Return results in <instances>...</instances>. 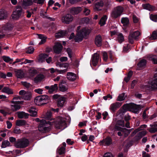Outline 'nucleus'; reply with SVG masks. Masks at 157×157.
Returning <instances> with one entry per match:
<instances>
[{"label": "nucleus", "instance_id": "nucleus-1", "mask_svg": "<svg viewBox=\"0 0 157 157\" xmlns=\"http://www.w3.org/2000/svg\"><path fill=\"white\" fill-rule=\"evenodd\" d=\"M55 124L56 127L57 129H63L66 127V119L59 117L57 119L56 122L53 121L47 122L45 120L42 119L40 121V124L39 125L38 130L42 133H46L50 131V128L49 127H46L47 124L52 125Z\"/></svg>", "mask_w": 157, "mask_h": 157}, {"label": "nucleus", "instance_id": "nucleus-2", "mask_svg": "<svg viewBox=\"0 0 157 157\" xmlns=\"http://www.w3.org/2000/svg\"><path fill=\"white\" fill-rule=\"evenodd\" d=\"M48 99V97L46 95L38 96L34 99L35 104L38 105H40L45 104L46 101Z\"/></svg>", "mask_w": 157, "mask_h": 157}, {"label": "nucleus", "instance_id": "nucleus-3", "mask_svg": "<svg viewBox=\"0 0 157 157\" xmlns=\"http://www.w3.org/2000/svg\"><path fill=\"white\" fill-rule=\"evenodd\" d=\"M123 8L121 6L115 8L111 13V16L113 18H117L120 16L123 11Z\"/></svg>", "mask_w": 157, "mask_h": 157}, {"label": "nucleus", "instance_id": "nucleus-4", "mask_svg": "<svg viewBox=\"0 0 157 157\" xmlns=\"http://www.w3.org/2000/svg\"><path fill=\"white\" fill-rule=\"evenodd\" d=\"M140 108V105H137L132 103L125 104L123 106L124 109L130 111L132 110L137 112Z\"/></svg>", "mask_w": 157, "mask_h": 157}, {"label": "nucleus", "instance_id": "nucleus-5", "mask_svg": "<svg viewBox=\"0 0 157 157\" xmlns=\"http://www.w3.org/2000/svg\"><path fill=\"white\" fill-rule=\"evenodd\" d=\"M29 144V140L26 139H23L18 140L16 146L17 148H23L28 146Z\"/></svg>", "mask_w": 157, "mask_h": 157}, {"label": "nucleus", "instance_id": "nucleus-6", "mask_svg": "<svg viewBox=\"0 0 157 157\" xmlns=\"http://www.w3.org/2000/svg\"><path fill=\"white\" fill-rule=\"evenodd\" d=\"M74 17L70 14H66L63 15L61 19L62 22L66 24H69L73 20Z\"/></svg>", "mask_w": 157, "mask_h": 157}, {"label": "nucleus", "instance_id": "nucleus-7", "mask_svg": "<svg viewBox=\"0 0 157 157\" xmlns=\"http://www.w3.org/2000/svg\"><path fill=\"white\" fill-rule=\"evenodd\" d=\"M140 33L138 31H136L133 32H130L128 36L129 42L132 44L133 42V39H136L140 35Z\"/></svg>", "mask_w": 157, "mask_h": 157}, {"label": "nucleus", "instance_id": "nucleus-8", "mask_svg": "<svg viewBox=\"0 0 157 157\" xmlns=\"http://www.w3.org/2000/svg\"><path fill=\"white\" fill-rule=\"evenodd\" d=\"M22 103V101H18L16 103H11L12 104L10 105L11 109L13 111H17L21 108L20 105Z\"/></svg>", "mask_w": 157, "mask_h": 157}, {"label": "nucleus", "instance_id": "nucleus-9", "mask_svg": "<svg viewBox=\"0 0 157 157\" xmlns=\"http://www.w3.org/2000/svg\"><path fill=\"white\" fill-rule=\"evenodd\" d=\"M22 11L21 8L18 9L16 11H14L12 15V19L13 20H17L21 17Z\"/></svg>", "mask_w": 157, "mask_h": 157}, {"label": "nucleus", "instance_id": "nucleus-10", "mask_svg": "<svg viewBox=\"0 0 157 157\" xmlns=\"http://www.w3.org/2000/svg\"><path fill=\"white\" fill-rule=\"evenodd\" d=\"M154 78L149 84L151 88L153 90L157 89V71L154 75Z\"/></svg>", "mask_w": 157, "mask_h": 157}, {"label": "nucleus", "instance_id": "nucleus-11", "mask_svg": "<svg viewBox=\"0 0 157 157\" xmlns=\"http://www.w3.org/2000/svg\"><path fill=\"white\" fill-rule=\"evenodd\" d=\"M91 30L87 27H84L79 31L84 37H87L90 33Z\"/></svg>", "mask_w": 157, "mask_h": 157}, {"label": "nucleus", "instance_id": "nucleus-12", "mask_svg": "<svg viewBox=\"0 0 157 157\" xmlns=\"http://www.w3.org/2000/svg\"><path fill=\"white\" fill-rule=\"evenodd\" d=\"M80 27V26H78L77 28V33L75 38V40L76 42H79L83 40V37H84L79 32Z\"/></svg>", "mask_w": 157, "mask_h": 157}, {"label": "nucleus", "instance_id": "nucleus-13", "mask_svg": "<svg viewBox=\"0 0 157 157\" xmlns=\"http://www.w3.org/2000/svg\"><path fill=\"white\" fill-rule=\"evenodd\" d=\"M63 46L61 43H57L56 44L54 47L53 50L54 52L58 54L61 52Z\"/></svg>", "mask_w": 157, "mask_h": 157}, {"label": "nucleus", "instance_id": "nucleus-14", "mask_svg": "<svg viewBox=\"0 0 157 157\" xmlns=\"http://www.w3.org/2000/svg\"><path fill=\"white\" fill-rule=\"evenodd\" d=\"M99 58V55L98 54H94L91 60V63L94 66H96L97 65Z\"/></svg>", "mask_w": 157, "mask_h": 157}, {"label": "nucleus", "instance_id": "nucleus-15", "mask_svg": "<svg viewBox=\"0 0 157 157\" xmlns=\"http://www.w3.org/2000/svg\"><path fill=\"white\" fill-rule=\"evenodd\" d=\"M112 140L110 137H108L101 141L99 143L100 145H109L111 143Z\"/></svg>", "mask_w": 157, "mask_h": 157}, {"label": "nucleus", "instance_id": "nucleus-16", "mask_svg": "<svg viewBox=\"0 0 157 157\" xmlns=\"http://www.w3.org/2000/svg\"><path fill=\"white\" fill-rule=\"evenodd\" d=\"M121 103L117 102L112 104L110 106V109L113 112H114L116 110L121 106Z\"/></svg>", "mask_w": 157, "mask_h": 157}, {"label": "nucleus", "instance_id": "nucleus-17", "mask_svg": "<svg viewBox=\"0 0 157 157\" xmlns=\"http://www.w3.org/2000/svg\"><path fill=\"white\" fill-rule=\"evenodd\" d=\"M82 10L81 8L80 7H73L71 9V13L73 15L78 14Z\"/></svg>", "mask_w": 157, "mask_h": 157}, {"label": "nucleus", "instance_id": "nucleus-18", "mask_svg": "<svg viewBox=\"0 0 157 157\" xmlns=\"http://www.w3.org/2000/svg\"><path fill=\"white\" fill-rule=\"evenodd\" d=\"M67 78L69 80L73 81L76 79V76L73 73L69 72L67 74Z\"/></svg>", "mask_w": 157, "mask_h": 157}, {"label": "nucleus", "instance_id": "nucleus-19", "mask_svg": "<svg viewBox=\"0 0 157 157\" xmlns=\"http://www.w3.org/2000/svg\"><path fill=\"white\" fill-rule=\"evenodd\" d=\"M16 76L17 78H22L24 77L25 73L23 71L19 70L15 71Z\"/></svg>", "mask_w": 157, "mask_h": 157}, {"label": "nucleus", "instance_id": "nucleus-20", "mask_svg": "<svg viewBox=\"0 0 157 157\" xmlns=\"http://www.w3.org/2000/svg\"><path fill=\"white\" fill-rule=\"evenodd\" d=\"M102 39L100 35L97 36L95 38V44L97 46L99 47L102 44Z\"/></svg>", "mask_w": 157, "mask_h": 157}, {"label": "nucleus", "instance_id": "nucleus-21", "mask_svg": "<svg viewBox=\"0 0 157 157\" xmlns=\"http://www.w3.org/2000/svg\"><path fill=\"white\" fill-rule=\"evenodd\" d=\"M19 118L22 119L23 118H28L29 114L24 112H19L17 113Z\"/></svg>", "mask_w": 157, "mask_h": 157}, {"label": "nucleus", "instance_id": "nucleus-22", "mask_svg": "<svg viewBox=\"0 0 157 157\" xmlns=\"http://www.w3.org/2000/svg\"><path fill=\"white\" fill-rule=\"evenodd\" d=\"M147 58L151 60L154 64H157V56L153 54H150L148 56Z\"/></svg>", "mask_w": 157, "mask_h": 157}, {"label": "nucleus", "instance_id": "nucleus-23", "mask_svg": "<svg viewBox=\"0 0 157 157\" xmlns=\"http://www.w3.org/2000/svg\"><path fill=\"white\" fill-rule=\"evenodd\" d=\"M58 89V86L57 84H55L54 85L50 86V88L49 90H48V92L50 94H52L54 92H56Z\"/></svg>", "mask_w": 157, "mask_h": 157}, {"label": "nucleus", "instance_id": "nucleus-24", "mask_svg": "<svg viewBox=\"0 0 157 157\" xmlns=\"http://www.w3.org/2000/svg\"><path fill=\"white\" fill-rule=\"evenodd\" d=\"M103 2L101 0H98L96 1L95 5V9L97 10H100V8L103 6Z\"/></svg>", "mask_w": 157, "mask_h": 157}, {"label": "nucleus", "instance_id": "nucleus-25", "mask_svg": "<svg viewBox=\"0 0 157 157\" xmlns=\"http://www.w3.org/2000/svg\"><path fill=\"white\" fill-rule=\"evenodd\" d=\"M2 91L9 95L13 94V93L12 90L7 87H4L2 90Z\"/></svg>", "mask_w": 157, "mask_h": 157}, {"label": "nucleus", "instance_id": "nucleus-26", "mask_svg": "<svg viewBox=\"0 0 157 157\" xmlns=\"http://www.w3.org/2000/svg\"><path fill=\"white\" fill-rule=\"evenodd\" d=\"M146 61L144 59L141 60L138 64V67L139 69H141L144 68L146 66Z\"/></svg>", "mask_w": 157, "mask_h": 157}, {"label": "nucleus", "instance_id": "nucleus-27", "mask_svg": "<svg viewBox=\"0 0 157 157\" xmlns=\"http://www.w3.org/2000/svg\"><path fill=\"white\" fill-rule=\"evenodd\" d=\"M28 73L31 77H33L37 73V71L34 67H30L29 68Z\"/></svg>", "mask_w": 157, "mask_h": 157}, {"label": "nucleus", "instance_id": "nucleus-28", "mask_svg": "<svg viewBox=\"0 0 157 157\" xmlns=\"http://www.w3.org/2000/svg\"><path fill=\"white\" fill-rule=\"evenodd\" d=\"M48 57V55L46 54H42L40 55L38 61L40 63H42L45 61L46 59Z\"/></svg>", "mask_w": 157, "mask_h": 157}, {"label": "nucleus", "instance_id": "nucleus-29", "mask_svg": "<svg viewBox=\"0 0 157 157\" xmlns=\"http://www.w3.org/2000/svg\"><path fill=\"white\" fill-rule=\"evenodd\" d=\"M65 98L61 97L58 99V107H62L63 106L65 101Z\"/></svg>", "mask_w": 157, "mask_h": 157}, {"label": "nucleus", "instance_id": "nucleus-30", "mask_svg": "<svg viewBox=\"0 0 157 157\" xmlns=\"http://www.w3.org/2000/svg\"><path fill=\"white\" fill-rule=\"evenodd\" d=\"M142 6L144 9L148 10L149 11H152L155 10L154 7L148 4H143Z\"/></svg>", "mask_w": 157, "mask_h": 157}, {"label": "nucleus", "instance_id": "nucleus-31", "mask_svg": "<svg viewBox=\"0 0 157 157\" xmlns=\"http://www.w3.org/2000/svg\"><path fill=\"white\" fill-rule=\"evenodd\" d=\"M151 128L149 129V131L151 133H153L157 132V123L150 124Z\"/></svg>", "mask_w": 157, "mask_h": 157}, {"label": "nucleus", "instance_id": "nucleus-32", "mask_svg": "<svg viewBox=\"0 0 157 157\" xmlns=\"http://www.w3.org/2000/svg\"><path fill=\"white\" fill-rule=\"evenodd\" d=\"M37 35L38 38L41 40V41L39 43V44H42L46 42V37L44 35L41 34H37Z\"/></svg>", "mask_w": 157, "mask_h": 157}, {"label": "nucleus", "instance_id": "nucleus-33", "mask_svg": "<svg viewBox=\"0 0 157 157\" xmlns=\"http://www.w3.org/2000/svg\"><path fill=\"white\" fill-rule=\"evenodd\" d=\"M44 78L43 74H40L37 75L35 78L34 81L35 82L37 83L41 81Z\"/></svg>", "mask_w": 157, "mask_h": 157}, {"label": "nucleus", "instance_id": "nucleus-34", "mask_svg": "<svg viewBox=\"0 0 157 157\" xmlns=\"http://www.w3.org/2000/svg\"><path fill=\"white\" fill-rule=\"evenodd\" d=\"M29 112L31 116L35 117L37 115L36 110L34 108H31L29 109Z\"/></svg>", "mask_w": 157, "mask_h": 157}, {"label": "nucleus", "instance_id": "nucleus-35", "mask_svg": "<svg viewBox=\"0 0 157 157\" xmlns=\"http://www.w3.org/2000/svg\"><path fill=\"white\" fill-rule=\"evenodd\" d=\"M121 22L124 26H127L129 24V20L127 17L122 18L121 20Z\"/></svg>", "mask_w": 157, "mask_h": 157}, {"label": "nucleus", "instance_id": "nucleus-36", "mask_svg": "<svg viewBox=\"0 0 157 157\" xmlns=\"http://www.w3.org/2000/svg\"><path fill=\"white\" fill-rule=\"evenodd\" d=\"M107 19L106 15H104L100 19L99 24L101 26H102L105 24L106 21Z\"/></svg>", "mask_w": 157, "mask_h": 157}, {"label": "nucleus", "instance_id": "nucleus-37", "mask_svg": "<svg viewBox=\"0 0 157 157\" xmlns=\"http://www.w3.org/2000/svg\"><path fill=\"white\" fill-rule=\"evenodd\" d=\"M66 34V32L65 31H61L57 33L56 34V37L59 38L63 37Z\"/></svg>", "mask_w": 157, "mask_h": 157}, {"label": "nucleus", "instance_id": "nucleus-38", "mask_svg": "<svg viewBox=\"0 0 157 157\" xmlns=\"http://www.w3.org/2000/svg\"><path fill=\"white\" fill-rule=\"evenodd\" d=\"M117 40L120 43H121L124 41V37L121 33H118L117 34Z\"/></svg>", "mask_w": 157, "mask_h": 157}, {"label": "nucleus", "instance_id": "nucleus-39", "mask_svg": "<svg viewBox=\"0 0 157 157\" xmlns=\"http://www.w3.org/2000/svg\"><path fill=\"white\" fill-rule=\"evenodd\" d=\"M65 152V148L62 146L59 147L57 149V155H61Z\"/></svg>", "mask_w": 157, "mask_h": 157}, {"label": "nucleus", "instance_id": "nucleus-40", "mask_svg": "<svg viewBox=\"0 0 157 157\" xmlns=\"http://www.w3.org/2000/svg\"><path fill=\"white\" fill-rule=\"evenodd\" d=\"M31 93L30 92L27 91L23 96V98L25 100H29L31 98Z\"/></svg>", "mask_w": 157, "mask_h": 157}, {"label": "nucleus", "instance_id": "nucleus-41", "mask_svg": "<svg viewBox=\"0 0 157 157\" xmlns=\"http://www.w3.org/2000/svg\"><path fill=\"white\" fill-rule=\"evenodd\" d=\"M26 122L25 120H17L16 122V125L19 126L24 125L25 124Z\"/></svg>", "mask_w": 157, "mask_h": 157}, {"label": "nucleus", "instance_id": "nucleus-42", "mask_svg": "<svg viewBox=\"0 0 157 157\" xmlns=\"http://www.w3.org/2000/svg\"><path fill=\"white\" fill-rule=\"evenodd\" d=\"M59 88L60 91L62 92H65L66 91L68 88L65 84H60L59 86Z\"/></svg>", "mask_w": 157, "mask_h": 157}, {"label": "nucleus", "instance_id": "nucleus-43", "mask_svg": "<svg viewBox=\"0 0 157 157\" xmlns=\"http://www.w3.org/2000/svg\"><path fill=\"white\" fill-rule=\"evenodd\" d=\"M122 128L118 126H116L115 128V130L119 131L117 132L118 135L119 136H122L123 135V133H122Z\"/></svg>", "mask_w": 157, "mask_h": 157}, {"label": "nucleus", "instance_id": "nucleus-44", "mask_svg": "<svg viewBox=\"0 0 157 157\" xmlns=\"http://www.w3.org/2000/svg\"><path fill=\"white\" fill-rule=\"evenodd\" d=\"M10 144L9 141L6 140L2 142L1 147L2 148H4L9 146Z\"/></svg>", "mask_w": 157, "mask_h": 157}, {"label": "nucleus", "instance_id": "nucleus-45", "mask_svg": "<svg viewBox=\"0 0 157 157\" xmlns=\"http://www.w3.org/2000/svg\"><path fill=\"white\" fill-rule=\"evenodd\" d=\"M33 4L32 0H23V5L26 6H29Z\"/></svg>", "mask_w": 157, "mask_h": 157}, {"label": "nucleus", "instance_id": "nucleus-46", "mask_svg": "<svg viewBox=\"0 0 157 157\" xmlns=\"http://www.w3.org/2000/svg\"><path fill=\"white\" fill-rule=\"evenodd\" d=\"M130 130H128L125 128H122V133H123V135L124 136H127L130 133Z\"/></svg>", "mask_w": 157, "mask_h": 157}, {"label": "nucleus", "instance_id": "nucleus-47", "mask_svg": "<svg viewBox=\"0 0 157 157\" xmlns=\"http://www.w3.org/2000/svg\"><path fill=\"white\" fill-rule=\"evenodd\" d=\"M52 115L51 112L50 111L46 113L44 118L46 120H50V121H52V120L51 118Z\"/></svg>", "mask_w": 157, "mask_h": 157}, {"label": "nucleus", "instance_id": "nucleus-48", "mask_svg": "<svg viewBox=\"0 0 157 157\" xmlns=\"http://www.w3.org/2000/svg\"><path fill=\"white\" fill-rule=\"evenodd\" d=\"M125 94L122 93L120 94L117 98V100L119 101H121L125 99Z\"/></svg>", "mask_w": 157, "mask_h": 157}, {"label": "nucleus", "instance_id": "nucleus-49", "mask_svg": "<svg viewBox=\"0 0 157 157\" xmlns=\"http://www.w3.org/2000/svg\"><path fill=\"white\" fill-rule=\"evenodd\" d=\"M21 99V97L19 96H17L14 97L12 101H10L11 103H14L17 102L18 101H17V100H20Z\"/></svg>", "mask_w": 157, "mask_h": 157}, {"label": "nucleus", "instance_id": "nucleus-50", "mask_svg": "<svg viewBox=\"0 0 157 157\" xmlns=\"http://www.w3.org/2000/svg\"><path fill=\"white\" fill-rule=\"evenodd\" d=\"M147 133V132L146 131H142L139 132L138 134V139H140L143 136L145 135Z\"/></svg>", "mask_w": 157, "mask_h": 157}, {"label": "nucleus", "instance_id": "nucleus-51", "mask_svg": "<svg viewBox=\"0 0 157 157\" xmlns=\"http://www.w3.org/2000/svg\"><path fill=\"white\" fill-rule=\"evenodd\" d=\"M150 38L151 40L157 39V31H154L153 32Z\"/></svg>", "mask_w": 157, "mask_h": 157}, {"label": "nucleus", "instance_id": "nucleus-52", "mask_svg": "<svg viewBox=\"0 0 157 157\" xmlns=\"http://www.w3.org/2000/svg\"><path fill=\"white\" fill-rule=\"evenodd\" d=\"M6 15L3 10L0 11V20L3 19L6 17Z\"/></svg>", "mask_w": 157, "mask_h": 157}, {"label": "nucleus", "instance_id": "nucleus-53", "mask_svg": "<svg viewBox=\"0 0 157 157\" xmlns=\"http://www.w3.org/2000/svg\"><path fill=\"white\" fill-rule=\"evenodd\" d=\"M150 18L151 20L155 22H157V14L151 15Z\"/></svg>", "mask_w": 157, "mask_h": 157}, {"label": "nucleus", "instance_id": "nucleus-54", "mask_svg": "<svg viewBox=\"0 0 157 157\" xmlns=\"http://www.w3.org/2000/svg\"><path fill=\"white\" fill-rule=\"evenodd\" d=\"M13 28L12 26L10 24L7 25L3 27L4 29L6 31H8L11 30Z\"/></svg>", "mask_w": 157, "mask_h": 157}, {"label": "nucleus", "instance_id": "nucleus-55", "mask_svg": "<svg viewBox=\"0 0 157 157\" xmlns=\"http://www.w3.org/2000/svg\"><path fill=\"white\" fill-rule=\"evenodd\" d=\"M90 13V10L87 8H85L83 11V14L86 16H87Z\"/></svg>", "mask_w": 157, "mask_h": 157}, {"label": "nucleus", "instance_id": "nucleus-56", "mask_svg": "<svg viewBox=\"0 0 157 157\" xmlns=\"http://www.w3.org/2000/svg\"><path fill=\"white\" fill-rule=\"evenodd\" d=\"M146 127H147V125H145V124L142 125L140 126V128H141L142 129L138 128L137 129H136L133 132V134H135L139 130L142 129V128H146Z\"/></svg>", "mask_w": 157, "mask_h": 157}, {"label": "nucleus", "instance_id": "nucleus-57", "mask_svg": "<svg viewBox=\"0 0 157 157\" xmlns=\"http://www.w3.org/2000/svg\"><path fill=\"white\" fill-rule=\"evenodd\" d=\"M3 59L4 61L6 62H8L9 61H12L13 59H10L9 57L3 56Z\"/></svg>", "mask_w": 157, "mask_h": 157}, {"label": "nucleus", "instance_id": "nucleus-58", "mask_svg": "<svg viewBox=\"0 0 157 157\" xmlns=\"http://www.w3.org/2000/svg\"><path fill=\"white\" fill-rule=\"evenodd\" d=\"M103 58L105 61H107L108 59V55L106 52H102Z\"/></svg>", "mask_w": 157, "mask_h": 157}, {"label": "nucleus", "instance_id": "nucleus-59", "mask_svg": "<svg viewBox=\"0 0 157 157\" xmlns=\"http://www.w3.org/2000/svg\"><path fill=\"white\" fill-rule=\"evenodd\" d=\"M33 2L37 4L42 5L44 2V0H33Z\"/></svg>", "mask_w": 157, "mask_h": 157}, {"label": "nucleus", "instance_id": "nucleus-60", "mask_svg": "<svg viewBox=\"0 0 157 157\" xmlns=\"http://www.w3.org/2000/svg\"><path fill=\"white\" fill-rule=\"evenodd\" d=\"M67 52L68 54L69 57L71 58L72 56V55L73 54L70 48H68L67 49Z\"/></svg>", "mask_w": 157, "mask_h": 157}, {"label": "nucleus", "instance_id": "nucleus-61", "mask_svg": "<svg viewBox=\"0 0 157 157\" xmlns=\"http://www.w3.org/2000/svg\"><path fill=\"white\" fill-rule=\"evenodd\" d=\"M33 60H30L28 59H25V61L24 62H22L21 63V64H26L27 63H31L33 62Z\"/></svg>", "mask_w": 157, "mask_h": 157}, {"label": "nucleus", "instance_id": "nucleus-62", "mask_svg": "<svg viewBox=\"0 0 157 157\" xmlns=\"http://www.w3.org/2000/svg\"><path fill=\"white\" fill-rule=\"evenodd\" d=\"M34 91L40 94H42L43 93V90L42 89L38 88L35 90Z\"/></svg>", "mask_w": 157, "mask_h": 157}, {"label": "nucleus", "instance_id": "nucleus-63", "mask_svg": "<svg viewBox=\"0 0 157 157\" xmlns=\"http://www.w3.org/2000/svg\"><path fill=\"white\" fill-rule=\"evenodd\" d=\"M21 83L22 85L26 88H29L30 86V84L26 82H21Z\"/></svg>", "mask_w": 157, "mask_h": 157}, {"label": "nucleus", "instance_id": "nucleus-64", "mask_svg": "<svg viewBox=\"0 0 157 157\" xmlns=\"http://www.w3.org/2000/svg\"><path fill=\"white\" fill-rule=\"evenodd\" d=\"M57 69H55L53 68H52L48 69V71H50L51 73L53 74L55 72H57Z\"/></svg>", "mask_w": 157, "mask_h": 157}]
</instances>
